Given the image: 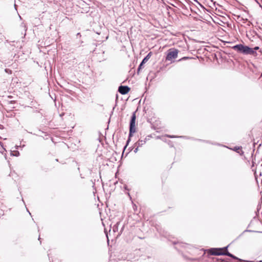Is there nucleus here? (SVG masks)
Returning a JSON list of instances; mask_svg holds the SVG:
<instances>
[{"label": "nucleus", "mask_w": 262, "mask_h": 262, "mask_svg": "<svg viewBox=\"0 0 262 262\" xmlns=\"http://www.w3.org/2000/svg\"><path fill=\"white\" fill-rule=\"evenodd\" d=\"M208 253L212 255H225L237 259V257L228 252L227 248H211L208 250Z\"/></svg>", "instance_id": "1"}, {"label": "nucleus", "mask_w": 262, "mask_h": 262, "mask_svg": "<svg viewBox=\"0 0 262 262\" xmlns=\"http://www.w3.org/2000/svg\"><path fill=\"white\" fill-rule=\"evenodd\" d=\"M233 49L237 51L245 54L256 55L257 54L253 49L242 44L237 45L233 47Z\"/></svg>", "instance_id": "2"}, {"label": "nucleus", "mask_w": 262, "mask_h": 262, "mask_svg": "<svg viewBox=\"0 0 262 262\" xmlns=\"http://www.w3.org/2000/svg\"><path fill=\"white\" fill-rule=\"evenodd\" d=\"M135 124H136V115H135V112H134L131 117V119H130V123H129V136H128V138L126 142V144L124 147V148H126V147L127 146L128 143L129 142V141L130 140V137L133 136V134L136 132Z\"/></svg>", "instance_id": "3"}, {"label": "nucleus", "mask_w": 262, "mask_h": 262, "mask_svg": "<svg viewBox=\"0 0 262 262\" xmlns=\"http://www.w3.org/2000/svg\"><path fill=\"white\" fill-rule=\"evenodd\" d=\"M198 26H199L200 32H207L209 28L210 27V24L206 21H203L202 20H198Z\"/></svg>", "instance_id": "4"}, {"label": "nucleus", "mask_w": 262, "mask_h": 262, "mask_svg": "<svg viewBox=\"0 0 262 262\" xmlns=\"http://www.w3.org/2000/svg\"><path fill=\"white\" fill-rule=\"evenodd\" d=\"M178 51L177 49H170L167 54L166 60L171 61L178 56Z\"/></svg>", "instance_id": "5"}, {"label": "nucleus", "mask_w": 262, "mask_h": 262, "mask_svg": "<svg viewBox=\"0 0 262 262\" xmlns=\"http://www.w3.org/2000/svg\"><path fill=\"white\" fill-rule=\"evenodd\" d=\"M130 90V88L128 86L120 85L118 88V92L122 94H126Z\"/></svg>", "instance_id": "6"}, {"label": "nucleus", "mask_w": 262, "mask_h": 262, "mask_svg": "<svg viewBox=\"0 0 262 262\" xmlns=\"http://www.w3.org/2000/svg\"><path fill=\"white\" fill-rule=\"evenodd\" d=\"M151 53L150 52L142 60V62H141V63L140 64L138 68V72H139L140 71V70L142 69V67L143 66V65L148 60V59H149L150 56H151Z\"/></svg>", "instance_id": "7"}, {"label": "nucleus", "mask_w": 262, "mask_h": 262, "mask_svg": "<svg viewBox=\"0 0 262 262\" xmlns=\"http://www.w3.org/2000/svg\"><path fill=\"white\" fill-rule=\"evenodd\" d=\"M173 244H178L181 247H182V248H185V249H188L190 248V246H189V245H188L187 244H185L179 243H176V242H173Z\"/></svg>", "instance_id": "8"}, {"label": "nucleus", "mask_w": 262, "mask_h": 262, "mask_svg": "<svg viewBox=\"0 0 262 262\" xmlns=\"http://www.w3.org/2000/svg\"><path fill=\"white\" fill-rule=\"evenodd\" d=\"M146 143V139L145 140L139 139L136 144L138 146H142L143 144Z\"/></svg>", "instance_id": "9"}, {"label": "nucleus", "mask_w": 262, "mask_h": 262, "mask_svg": "<svg viewBox=\"0 0 262 262\" xmlns=\"http://www.w3.org/2000/svg\"><path fill=\"white\" fill-rule=\"evenodd\" d=\"M118 224V223H117L116 225H114L113 227V231L114 232H116L118 230V226L117 225Z\"/></svg>", "instance_id": "10"}, {"label": "nucleus", "mask_w": 262, "mask_h": 262, "mask_svg": "<svg viewBox=\"0 0 262 262\" xmlns=\"http://www.w3.org/2000/svg\"><path fill=\"white\" fill-rule=\"evenodd\" d=\"M139 147V146L137 145V147L134 150V152L136 153L138 151Z\"/></svg>", "instance_id": "11"}, {"label": "nucleus", "mask_w": 262, "mask_h": 262, "mask_svg": "<svg viewBox=\"0 0 262 262\" xmlns=\"http://www.w3.org/2000/svg\"><path fill=\"white\" fill-rule=\"evenodd\" d=\"M259 49L258 47H255L253 48L254 50H258Z\"/></svg>", "instance_id": "12"}, {"label": "nucleus", "mask_w": 262, "mask_h": 262, "mask_svg": "<svg viewBox=\"0 0 262 262\" xmlns=\"http://www.w3.org/2000/svg\"><path fill=\"white\" fill-rule=\"evenodd\" d=\"M3 128V126L0 124V129H2Z\"/></svg>", "instance_id": "13"}, {"label": "nucleus", "mask_w": 262, "mask_h": 262, "mask_svg": "<svg viewBox=\"0 0 262 262\" xmlns=\"http://www.w3.org/2000/svg\"><path fill=\"white\" fill-rule=\"evenodd\" d=\"M170 138H174L175 137L173 136H168Z\"/></svg>", "instance_id": "14"}, {"label": "nucleus", "mask_w": 262, "mask_h": 262, "mask_svg": "<svg viewBox=\"0 0 262 262\" xmlns=\"http://www.w3.org/2000/svg\"><path fill=\"white\" fill-rule=\"evenodd\" d=\"M187 58H188V57H183V58H182L181 60H182V59H187Z\"/></svg>", "instance_id": "15"}, {"label": "nucleus", "mask_w": 262, "mask_h": 262, "mask_svg": "<svg viewBox=\"0 0 262 262\" xmlns=\"http://www.w3.org/2000/svg\"><path fill=\"white\" fill-rule=\"evenodd\" d=\"M190 9L191 10V11H193V9H192V6H191L190 7Z\"/></svg>", "instance_id": "16"}, {"label": "nucleus", "mask_w": 262, "mask_h": 262, "mask_svg": "<svg viewBox=\"0 0 262 262\" xmlns=\"http://www.w3.org/2000/svg\"><path fill=\"white\" fill-rule=\"evenodd\" d=\"M106 236L107 237V241L108 242V236H107V234H106Z\"/></svg>", "instance_id": "17"}, {"label": "nucleus", "mask_w": 262, "mask_h": 262, "mask_svg": "<svg viewBox=\"0 0 262 262\" xmlns=\"http://www.w3.org/2000/svg\"><path fill=\"white\" fill-rule=\"evenodd\" d=\"M258 262H262V261H261V260H260V261H259Z\"/></svg>", "instance_id": "18"}, {"label": "nucleus", "mask_w": 262, "mask_h": 262, "mask_svg": "<svg viewBox=\"0 0 262 262\" xmlns=\"http://www.w3.org/2000/svg\"><path fill=\"white\" fill-rule=\"evenodd\" d=\"M195 2H196V0H194Z\"/></svg>", "instance_id": "19"}]
</instances>
